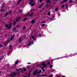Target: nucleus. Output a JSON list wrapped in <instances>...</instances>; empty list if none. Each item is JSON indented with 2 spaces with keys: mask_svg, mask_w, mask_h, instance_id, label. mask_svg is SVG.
Listing matches in <instances>:
<instances>
[{
  "mask_svg": "<svg viewBox=\"0 0 77 77\" xmlns=\"http://www.w3.org/2000/svg\"><path fill=\"white\" fill-rule=\"evenodd\" d=\"M33 44V42H32V39H29V41L27 45H32Z\"/></svg>",
  "mask_w": 77,
  "mask_h": 77,
  "instance_id": "1",
  "label": "nucleus"
},
{
  "mask_svg": "<svg viewBox=\"0 0 77 77\" xmlns=\"http://www.w3.org/2000/svg\"><path fill=\"white\" fill-rule=\"evenodd\" d=\"M39 74V72H38V70H36L35 71V72L33 74V75H36V74Z\"/></svg>",
  "mask_w": 77,
  "mask_h": 77,
  "instance_id": "2",
  "label": "nucleus"
},
{
  "mask_svg": "<svg viewBox=\"0 0 77 77\" xmlns=\"http://www.w3.org/2000/svg\"><path fill=\"white\" fill-rule=\"evenodd\" d=\"M11 76H15L17 75V73L15 72L11 73Z\"/></svg>",
  "mask_w": 77,
  "mask_h": 77,
  "instance_id": "3",
  "label": "nucleus"
},
{
  "mask_svg": "<svg viewBox=\"0 0 77 77\" xmlns=\"http://www.w3.org/2000/svg\"><path fill=\"white\" fill-rule=\"evenodd\" d=\"M5 8L4 7H2L1 12H4V11H5Z\"/></svg>",
  "mask_w": 77,
  "mask_h": 77,
  "instance_id": "4",
  "label": "nucleus"
},
{
  "mask_svg": "<svg viewBox=\"0 0 77 77\" xmlns=\"http://www.w3.org/2000/svg\"><path fill=\"white\" fill-rule=\"evenodd\" d=\"M12 25V23H10L9 25V27H8V28L7 29L8 30H9V29H11V26Z\"/></svg>",
  "mask_w": 77,
  "mask_h": 77,
  "instance_id": "5",
  "label": "nucleus"
},
{
  "mask_svg": "<svg viewBox=\"0 0 77 77\" xmlns=\"http://www.w3.org/2000/svg\"><path fill=\"white\" fill-rule=\"evenodd\" d=\"M9 12H8H8L5 13V14L4 16L5 17H7L8 15V14H9Z\"/></svg>",
  "mask_w": 77,
  "mask_h": 77,
  "instance_id": "6",
  "label": "nucleus"
},
{
  "mask_svg": "<svg viewBox=\"0 0 77 77\" xmlns=\"http://www.w3.org/2000/svg\"><path fill=\"white\" fill-rule=\"evenodd\" d=\"M20 19H21V17H19V18H17L16 20V21H20Z\"/></svg>",
  "mask_w": 77,
  "mask_h": 77,
  "instance_id": "7",
  "label": "nucleus"
},
{
  "mask_svg": "<svg viewBox=\"0 0 77 77\" xmlns=\"http://www.w3.org/2000/svg\"><path fill=\"white\" fill-rule=\"evenodd\" d=\"M42 65L43 66H44V67L43 68H45V67H46V66H47V65H45V63H42Z\"/></svg>",
  "mask_w": 77,
  "mask_h": 77,
  "instance_id": "8",
  "label": "nucleus"
},
{
  "mask_svg": "<svg viewBox=\"0 0 77 77\" xmlns=\"http://www.w3.org/2000/svg\"><path fill=\"white\" fill-rule=\"evenodd\" d=\"M47 4H50L51 3V2H50V0H47Z\"/></svg>",
  "mask_w": 77,
  "mask_h": 77,
  "instance_id": "9",
  "label": "nucleus"
},
{
  "mask_svg": "<svg viewBox=\"0 0 77 77\" xmlns=\"http://www.w3.org/2000/svg\"><path fill=\"white\" fill-rule=\"evenodd\" d=\"M35 20H33L31 21V23H32V24H33V23H35Z\"/></svg>",
  "mask_w": 77,
  "mask_h": 77,
  "instance_id": "10",
  "label": "nucleus"
},
{
  "mask_svg": "<svg viewBox=\"0 0 77 77\" xmlns=\"http://www.w3.org/2000/svg\"><path fill=\"white\" fill-rule=\"evenodd\" d=\"M33 15H34V13H32L31 14H29V17H32V16H33Z\"/></svg>",
  "mask_w": 77,
  "mask_h": 77,
  "instance_id": "11",
  "label": "nucleus"
},
{
  "mask_svg": "<svg viewBox=\"0 0 77 77\" xmlns=\"http://www.w3.org/2000/svg\"><path fill=\"white\" fill-rule=\"evenodd\" d=\"M19 43L21 42H22V39H19Z\"/></svg>",
  "mask_w": 77,
  "mask_h": 77,
  "instance_id": "12",
  "label": "nucleus"
},
{
  "mask_svg": "<svg viewBox=\"0 0 77 77\" xmlns=\"http://www.w3.org/2000/svg\"><path fill=\"white\" fill-rule=\"evenodd\" d=\"M4 55H3V56H2V57L0 58V60H2V59H3L4 58Z\"/></svg>",
  "mask_w": 77,
  "mask_h": 77,
  "instance_id": "13",
  "label": "nucleus"
},
{
  "mask_svg": "<svg viewBox=\"0 0 77 77\" xmlns=\"http://www.w3.org/2000/svg\"><path fill=\"white\" fill-rule=\"evenodd\" d=\"M14 36H15L14 35H12L11 36V39H14Z\"/></svg>",
  "mask_w": 77,
  "mask_h": 77,
  "instance_id": "14",
  "label": "nucleus"
},
{
  "mask_svg": "<svg viewBox=\"0 0 77 77\" xmlns=\"http://www.w3.org/2000/svg\"><path fill=\"white\" fill-rule=\"evenodd\" d=\"M5 5V3H3L2 5V8H4V6Z\"/></svg>",
  "mask_w": 77,
  "mask_h": 77,
  "instance_id": "15",
  "label": "nucleus"
},
{
  "mask_svg": "<svg viewBox=\"0 0 77 77\" xmlns=\"http://www.w3.org/2000/svg\"><path fill=\"white\" fill-rule=\"evenodd\" d=\"M19 63V61H17L15 63V64L16 65H17V63Z\"/></svg>",
  "mask_w": 77,
  "mask_h": 77,
  "instance_id": "16",
  "label": "nucleus"
},
{
  "mask_svg": "<svg viewBox=\"0 0 77 77\" xmlns=\"http://www.w3.org/2000/svg\"><path fill=\"white\" fill-rule=\"evenodd\" d=\"M69 2L70 3H71L72 2L74 3V1H73L70 0L69 1Z\"/></svg>",
  "mask_w": 77,
  "mask_h": 77,
  "instance_id": "17",
  "label": "nucleus"
},
{
  "mask_svg": "<svg viewBox=\"0 0 77 77\" xmlns=\"http://www.w3.org/2000/svg\"><path fill=\"white\" fill-rule=\"evenodd\" d=\"M7 42V43H10V42H11V41L9 40H8Z\"/></svg>",
  "mask_w": 77,
  "mask_h": 77,
  "instance_id": "18",
  "label": "nucleus"
},
{
  "mask_svg": "<svg viewBox=\"0 0 77 77\" xmlns=\"http://www.w3.org/2000/svg\"><path fill=\"white\" fill-rule=\"evenodd\" d=\"M40 67L42 68V71H44L45 70H44V69H43V68H44V67H43V68H42V66H40Z\"/></svg>",
  "mask_w": 77,
  "mask_h": 77,
  "instance_id": "19",
  "label": "nucleus"
},
{
  "mask_svg": "<svg viewBox=\"0 0 77 77\" xmlns=\"http://www.w3.org/2000/svg\"><path fill=\"white\" fill-rule=\"evenodd\" d=\"M5 26L6 27H7L8 28H9V26H8V25L7 24L5 25Z\"/></svg>",
  "mask_w": 77,
  "mask_h": 77,
  "instance_id": "20",
  "label": "nucleus"
},
{
  "mask_svg": "<svg viewBox=\"0 0 77 77\" xmlns=\"http://www.w3.org/2000/svg\"><path fill=\"white\" fill-rule=\"evenodd\" d=\"M7 45H8L7 43H4V46H7Z\"/></svg>",
  "mask_w": 77,
  "mask_h": 77,
  "instance_id": "21",
  "label": "nucleus"
},
{
  "mask_svg": "<svg viewBox=\"0 0 77 77\" xmlns=\"http://www.w3.org/2000/svg\"><path fill=\"white\" fill-rule=\"evenodd\" d=\"M20 24H18L17 25V27H20Z\"/></svg>",
  "mask_w": 77,
  "mask_h": 77,
  "instance_id": "22",
  "label": "nucleus"
},
{
  "mask_svg": "<svg viewBox=\"0 0 77 77\" xmlns=\"http://www.w3.org/2000/svg\"><path fill=\"white\" fill-rule=\"evenodd\" d=\"M27 20V18H25L24 19L23 21H26V20Z\"/></svg>",
  "mask_w": 77,
  "mask_h": 77,
  "instance_id": "23",
  "label": "nucleus"
},
{
  "mask_svg": "<svg viewBox=\"0 0 77 77\" xmlns=\"http://www.w3.org/2000/svg\"><path fill=\"white\" fill-rule=\"evenodd\" d=\"M26 29V27H23V30H25Z\"/></svg>",
  "mask_w": 77,
  "mask_h": 77,
  "instance_id": "24",
  "label": "nucleus"
},
{
  "mask_svg": "<svg viewBox=\"0 0 77 77\" xmlns=\"http://www.w3.org/2000/svg\"><path fill=\"white\" fill-rule=\"evenodd\" d=\"M21 0H19L18 1V2L17 3H18V4H19V3H20V2H21Z\"/></svg>",
  "mask_w": 77,
  "mask_h": 77,
  "instance_id": "25",
  "label": "nucleus"
},
{
  "mask_svg": "<svg viewBox=\"0 0 77 77\" xmlns=\"http://www.w3.org/2000/svg\"><path fill=\"white\" fill-rule=\"evenodd\" d=\"M34 3H32L31 4V6H33L34 5Z\"/></svg>",
  "mask_w": 77,
  "mask_h": 77,
  "instance_id": "26",
  "label": "nucleus"
},
{
  "mask_svg": "<svg viewBox=\"0 0 77 77\" xmlns=\"http://www.w3.org/2000/svg\"><path fill=\"white\" fill-rule=\"evenodd\" d=\"M17 23V22H16L15 21H14L13 25H14V24H15V23Z\"/></svg>",
  "mask_w": 77,
  "mask_h": 77,
  "instance_id": "27",
  "label": "nucleus"
},
{
  "mask_svg": "<svg viewBox=\"0 0 77 77\" xmlns=\"http://www.w3.org/2000/svg\"><path fill=\"white\" fill-rule=\"evenodd\" d=\"M53 76V75H49V77H52Z\"/></svg>",
  "mask_w": 77,
  "mask_h": 77,
  "instance_id": "28",
  "label": "nucleus"
},
{
  "mask_svg": "<svg viewBox=\"0 0 77 77\" xmlns=\"http://www.w3.org/2000/svg\"><path fill=\"white\" fill-rule=\"evenodd\" d=\"M45 3L44 2H43V3H42V6H44V5Z\"/></svg>",
  "mask_w": 77,
  "mask_h": 77,
  "instance_id": "29",
  "label": "nucleus"
},
{
  "mask_svg": "<svg viewBox=\"0 0 77 77\" xmlns=\"http://www.w3.org/2000/svg\"><path fill=\"white\" fill-rule=\"evenodd\" d=\"M43 76L44 77L47 76L48 75H43Z\"/></svg>",
  "mask_w": 77,
  "mask_h": 77,
  "instance_id": "30",
  "label": "nucleus"
},
{
  "mask_svg": "<svg viewBox=\"0 0 77 77\" xmlns=\"http://www.w3.org/2000/svg\"><path fill=\"white\" fill-rule=\"evenodd\" d=\"M45 26V24H43L41 26H42V27H44V26Z\"/></svg>",
  "mask_w": 77,
  "mask_h": 77,
  "instance_id": "31",
  "label": "nucleus"
},
{
  "mask_svg": "<svg viewBox=\"0 0 77 77\" xmlns=\"http://www.w3.org/2000/svg\"><path fill=\"white\" fill-rule=\"evenodd\" d=\"M68 1V0H64L63 2H66Z\"/></svg>",
  "mask_w": 77,
  "mask_h": 77,
  "instance_id": "32",
  "label": "nucleus"
},
{
  "mask_svg": "<svg viewBox=\"0 0 77 77\" xmlns=\"http://www.w3.org/2000/svg\"><path fill=\"white\" fill-rule=\"evenodd\" d=\"M48 15H49V16L50 15V12H48Z\"/></svg>",
  "mask_w": 77,
  "mask_h": 77,
  "instance_id": "33",
  "label": "nucleus"
},
{
  "mask_svg": "<svg viewBox=\"0 0 77 77\" xmlns=\"http://www.w3.org/2000/svg\"><path fill=\"white\" fill-rule=\"evenodd\" d=\"M53 66V65H50V68H52Z\"/></svg>",
  "mask_w": 77,
  "mask_h": 77,
  "instance_id": "34",
  "label": "nucleus"
},
{
  "mask_svg": "<svg viewBox=\"0 0 77 77\" xmlns=\"http://www.w3.org/2000/svg\"><path fill=\"white\" fill-rule=\"evenodd\" d=\"M30 74H29L28 75V77H30Z\"/></svg>",
  "mask_w": 77,
  "mask_h": 77,
  "instance_id": "35",
  "label": "nucleus"
},
{
  "mask_svg": "<svg viewBox=\"0 0 77 77\" xmlns=\"http://www.w3.org/2000/svg\"><path fill=\"white\" fill-rule=\"evenodd\" d=\"M64 7H65V5H63L62 6V8H64Z\"/></svg>",
  "mask_w": 77,
  "mask_h": 77,
  "instance_id": "36",
  "label": "nucleus"
},
{
  "mask_svg": "<svg viewBox=\"0 0 77 77\" xmlns=\"http://www.w3.org/2000/svg\"><path fill=\"white\" fill-rule=\"evenodd\" d=\"M42 71H41V70H39V71L38 72V73H41V72H42Z\"/></svg>",
  "mask_w": 77,
  "mask_h": 77,
  "instance_id": "37",
  "label": "nucleus"
},
{
  "mask_svg": "<svg viewBox=\"0 0 77 77\" xmlns=\"http://www.w3.org/2000/svg\"><path fill=\"white\" fill-rule=\"evenodd\" d=\"M23 70H24V71H26V69L25 68H23Z\"/></svg>",
  "mask_w": 77,
  "mask_h": 77,
  "instance_id": "38",
  "label": "nucleus"
},
{
  "mask_svg": "<svg viewBox=\"0 0 77 77\" xmlns=\"http://www.w3.org/2000/svg\"><path fill=\"white\" fill-rule=\"evenodd\" d=\"M58 10V8H56V9H55V11H57Z\"/></svg>",
  "mask_w": 77,
  "mask_h": 77,
  "instance_id": "39",
  "label": "nucleus"
},
{
  "mask_svg": "<svg viewBox=\"0 0 77 77\" xmlns=\"http://www.w3.org/2000/svg\"><path fill=\"white\" fill-rule=\"evenodd\" d=\"M34 38H35V37L34 36H32L31 37V38H32V39H33Z\"/></svg>",
  "mask_w": 77,
  "mask_h": 77,
  "instance_id": "40",
  "label": "nucleus"
},
{
  "mask_svg": "<svg viewBox=\"0 0 77 77\" xmlns=\"http://www.w3.org/2000/svg\"><path fill=\"white\" fill-rule=\"evenodd\" d=\"M50 6V5H48V4H47V3L46 6Z\"/></svg>",
  "mask_w": 77,
  "mask_h": 77,
  "instance_id": "41",
  "label": "nucleus"
},
{
  "mask_svg": "<svg viewBox=\"0 0 77 77\" xmlns=\"http://www.w3.org/2000/svg\"><path fill=\"white\" fill-rule=\"evenodd\" d=\"M39 1L40 3H41L42 2V0H39Z\"/></svg>",
  "mask_w": 77,
  "mask_h": 77,
  "instance_id": "42",
  "label": "nucleus"
},
{
  "mask_svg": "<svg viewBox=\"0 0 77 77\" xmlns=\"http://www.w3.org/2000/svg\"><path fill=\"white\" fill-rule=\"evenodd\" d=\"M3 46V45H0V47H2Z\"/></svg>",
  "mask_w": 77,
  "mask_h": 77,
  "instance_id": "43",
  "label": "nucleus"
},
{
  "mask_svg": "<svg viewBox=\"0 0 77 77\" xmlns=\"http://www.w3.org/2000/svg\"><path fill=\"white\" fill-rule=\"evenodd\" d=\"M48 65H50V62H48Z\"/></svg>",
  "mask_w": 77,
  "mask_h": 77,
  "instance_id": "44",
  "label": "nucleus"
},
{
  "mask_svg": "<svg viewBox=\"0 0 77 77\" xmlns=\"http://www.w3.org/2000/svg\"><path fill=\"white\" fill-rule=\"evenodd\" d=\"M45 23V21H43L42 23Z\"/></svg>",
  "mask_w": 77,
  "mask_h": 77,
  "instance_id": "45",
  "label": "nucleus"
},
{
  "mask_svg": "<svg viewBox=\"0 0 77 77\" xmlns=\"http://www.w3.org/2000/svg\"><path fill=\"white\" fill-rule=\"evenodd\" d=\"M68 5H65V7H66V8L68 6Z\"/></svg>",
  "mask_w": 77,
  "mask_h": 77,
  "instance_id": "46",
  "label": "nucleus"
},
{
  "mask_svg": "<svg viewBox=\"0 0 77 77\" xmlns=\"http://www.w3.org/2000/svg\"><path fill=\"white\" fill-rule=\"evenodd\" d=\"M36 76H37V77H39V74L36 75Z\"/></svg>",
  "mask_w": 77,
  "mask_h": 77,
  "instance_id": "47",
  "label": "nucleus"
},
{
  "mask_svg": "<svg viewBox=\"0 0 77 77\" xmlns=\"http://www.w3.org/2000/svg\"><path fill=\"white\" fill-rule=\"evenodd\" d=\"M54 72V70H53L51 72Z\"/></svg>",
  "mask_w": 77,
  "mask_h": 77,
  "instance_id": "48",
  "label": "nucleus"
},
{
  "mask_svg": "<svg viewBox=\"0 0 77 77\" xmlns=\"http://www.w3.org/2000/svg\"><path fill=\"white\" fill-rule=\"evenodd\" d=\"M10 48H12V45H10Z\"/></svg>",
  "mask_w": 77,
  "mask_h": 77,
  "instance_id": "49",
  "label": "nucleus"
},
{
  "mask_svg": "<svg viewBox=\"0 0 77 77\" xmlns=\"http://www.w3.org/2000/svg\"><path fill=\"white\" fill-rule=\"evenodd\" d=\"M16 70L17 71H19V69H16Z\"/></svg>",
  "mask_w": 77,
  "mask_h": 77,
  "instance_id": "50",
  "label": "nucleus"
},
{
  "mask_svg": "<svg viewBox=\"0 0 77 77\" xmlns=\"http://www.w3.org/2000/svg\"><path fill=\"white\" fill-rule=\"evenodd\" d=\"M60 77V75H59L58 76H57V77Z\"/></svg>",
  "mask_w": 77,
  "mask_h": 77,
  "instance_id": "51",
  "label": "nucleus"
},
{
  "mask_svg": "<svg viewBox=\"0 0 77 77\" xmlns=\"http://www.w3.org/2000/svg\"><path fill=\"white\" fill-rule=\"evenodd\" d=\"M28 63V64H30V63Z\"/></svg>",
  "mask_w": 77,
  "mask_h": 77,
  "instance_id": "52",
  "label": "nucleus"
},
{
  "mask_svg": "<svg viewBox=\"0 0 77 77\" xmlns=\"http://www.w3.org/2000/svg\"><path fill=\"white\" fill-rule=\"evenodd\" d=\"M63 2H64L63 1V2L61 3V4H63Z\"/></svg>",
  "mask_w": 77,
  "mask_h": 77,
  "instance_id": "53",
  "label": "nucleus"
},
{
  "mask_svg": "<svg viewBox=\"0 0 77 77\" xmlns=\"http://www.w3.org/2000/svg\"><path fill=\"white\" fill-rule=\"evenodd\" d=\"M42 7V6H40L39 7V8H41Z\"/></svg>",
  "mask_w": 77,
  "mask_h": 77,
  "instance_id": "54",
  "label": "nucleus"
},
{
  "mask_svg": "<svg viewBox=\"0 0 77 77\" xmlns=\"http://www.w3.org/2000/svg\"><path fill=\"white\" fill-rule=\"evenodd\" d=\"M60 59V58L59 57V58H58L57 59Z\"/></svg>",
  "mask_w": 77,
  "mask_h": 77,
  "instance_id": "55",
  "label": "nucleus"
},
{
  "mask_svg": "<svg viewBox=\"0 0 77 77\" xmlns=\"http://www.w3.org/2000/svg\"><path fill=\"white\" fill-rule=\"evenodd\" d=\"M35 9H32V11H35Z\"/></svg>",
  "mask_w": 77,
  "mask_h": 77,
  "instance_id": "56",
  "label": "nucleus"
},
{
  "mask_svg": "<svg viewBox=\"0 0 77 77\" xmlns=\"http://www.w3.org/2000/svg\"><path fill=\"white\" fill-rule=\"evenodd\" d=\"M19 69L20 70H21V69H21V68H19Z\"/></svg>",
  "mask_w": 77,
  "mask_h": 77,
  "instance_id": "57",
  "label": "nucleus"
},
{
  "mask_svg": "<svg viewBox=\"0 0 77 77\" xmlns=\"http://www.w3.org/2000/svg\"><path fill=\"white\" fill-rule=\"evenodd\" d=\"M62 77H65V76L63 75Z\"/></svg>",
  "mask_w": 77,
  "mask_h": 77,
  "instance_id": "58",
  "label": "nucleus"
},
{
  "mask_svg": "<svg viewBox=\"0 0 77 77\" xmlns=\"http://www.w3.org/2000/svg\"><path fill=\"white\" fill-rule=\"evenodd\" d=\"M6 36H7V35H6V34H5V37H6Z\"/></svg>",
  "mask_w": 77,
  "mask_h": 77,
  "instance_id": "59",
  "label": "nucleus"
},
{
  "mask_svg": "<svg viewBox=\"0 0 77 77\" xmlns=\"http://www.w3.org/2000/svg\"><path fill=\"white\" fill-rule=\"evenodd\" d=\"M52 19H53V18L51 17L50 18L51 20H52Z\"/></svg>",
  "mask_w": 77,
  "mask_h": 77,
  "instance_id": "60",
  "label": "nucleus"
},
{
  "mask_svg": "<svg viewBox=\"0 0 77 77\" xmlns=\"http://www.w3.org/2000/svg\"><path fill=\"white\" fill-rule=\"evenodd\" d=\"M32 11H33V10H32H32H30V11H31V12H32Z\"/></svg>",
  "mask_w": 77,
  "mask_h": 77,
  "instance_id": "61",
  "label": "nucleus"
},
{
  "mask_svg": "<svg viewBox=\"0 0 77 77\" xmlns=\"http://www.w3.org/2000/svg\"><path fill=\"white\" fill-rule=\"evenodd\" d=\"M10 40H11V41H12V39H10Z\"/></svg>",
  "mask_w": 77,
  "mask_h": 77,
  "instance_id": "62",
  "label": "nucleus"
},
{
  "mask_svg": "<svg viewBox=\"0 0 77 77\" xmlns=\"http://www.w3.org/2000/svg\"><path fill=\"white\" fill-rule=\"evenodd\" d=\"M9 54V53H8L7 54L8 55V54Z\"/></svg>",
  "mask_w": 77,
  "mask_h": 77,
  "instance_id": "63",
  "label": "nucleus"
},
{
  "mask_svg": "<svg viewBox=\"0 0 77 77\" xmlns=\"http://www.w3.org/2000/svg\"><path fill=\"white\" fill-rule=\"evenodd\" d=\"M39 36L40 37L41 36V35H40Z\"/></svg>",
  "mask_w": 77,
  "mask_h": 77,
  "instance_id": "64",
  "label": "nucleus"
}]
</instances>
